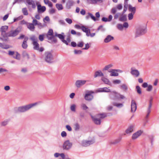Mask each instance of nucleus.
I'll return each instance as SVG.
<instances>
[{
  "label": "nucleus",
  "mask_w": 159,
  "mask_h": 159,
  "mask_svg": "<svg viewBox=\"0 0 159 159\" xmlns=\"http://www.w3.org/2000/svg\"><path fill=\"white\" fill-rule=\"evenodd\" d=\"M37 104V103L35 102L33 103H30L24 106H20L15 109V113L25 112L29 110L31 108L36 106Z\"/></svg>",
  "instance_id": "nucleus-1"
},
{
  "label": "nucleus",
  "mask_w": 159,
  "mask_h": 159,
  "mask_svg": "<svg viewBox=\"0 0 159 159\" xmlns=\"http://www.w3.org/2000/svg\"><path fill=\"white\" fill-rule=\"evenodd\" d=\"M110 96L112 99L114 100L126 98L125 97L124 95L117 93L115 91H113L111 92L110 95Z\"/></svg>",
  "instance_id": "nucleus-2"
},
{
  "label": "nucleus",
  "mask_w": 159,
  "mask_h": 159,
  "mask_svg": "<svg viewBox=\"0 0 159 159\" xmlns=\"http://www.w3.org/2000/svg\"><path fill=\"white\" fill-rule=\"evenodd\" d=\"M44 59L45 61L48 63H52L54 58L52 52L49 51L45 52L44 53Z\"/></svg>",
  "instance_id": "nucleus-3"
},
{
  "label": "nucleus",
  "mask_w": 159,
  "mask_h": 159,
  "mask_svg": "<svg viewBox=\"0 0 159 159\" xmlns=\"http://www.w3.org/2000/svg\"><path fill=\"white\" fill-rule=\"evenodd\" d=\"M147 32L145 26H140L137 28L135 33V37H137L142 35Z\"/></svg>",
  "instance_id": "nucleus-4"
},
{
  "label": "nucleus",
  "mask_w": 159,
  "mask_h": 159,
  "mask_svg": "<svg viewBox=\"0 0 159 159\" xmlns=\"http://www.w3.org/2000/svg\"><path fill=\"white\" fill-rule=\"evenodd\" d=\"M21 31L20 28H17L14 30H11L7 33L6 36L9 37H15L17 36Z\"/></svg>",
  "instance_id": "nucleus-5"
},
{
  "label": "nucleus",
  "mask_w": 159,
  "mask_h": 159,
  "mask_svg": "<svg viewBox=\"0 0 159 159\" xmlns=\"http://www.w3.org/2000/svg\"><path fill=\"white\" fill-rule=\"evenodd\" d=\"M72 145V143L70 142L69 140H67L64 142L62 148L64 150H68L71 148Z\"/></svg>",
  "instance_id": "nucleus-6"
},
{
  "label": "nucleus",
  "mask_w": 159,
  "mask_h": 159,
  "mask_svg": "<svg viewBox=\"0 0 159 159\" xmlns=\"http://www.w3.org/2000/svg\"><path fill=\"white\" fill-rule=\"evenodd\" d=\"M30 39L33 41L34 48L35 50H38L39 49V44L36 40L35 36L33 35L30 38Z\"/></svg>",
  "instance_id": "nucleus-7"
},
{
  "label": "nucleus",
  "mask_w": 159,
  "mask_h": 159,
  "mask_svg": "<svg viewBox=\"0 0 159 159\" xmlns=\"http://www.w3.org/2000/svg\"><path fill=\"white\" fill-rule=\"evenodd\" d=\"M94 92L92 91H89L87 93H86L84 96V98L85 100L90 101H91L93 98V96L92 94Z\"/></svg>",
  "instance_id": "nucleus-8"
},
{
  "label": "nucleus",
  "mask_w": 159,
  "mask_h": 159,
  "mask_svg": "<svg viewBox=\"0 0 159 159\" xmlns=\"http://www.w3.org/2000/svg\"><path fill=\"white\" fill-rule=\"evenodd\" d=\"M87 81L84 80H79L76 81L75 83V86L77 88H80L84 85Z\"/></svg>",
  "instance_id": "nucleus-9"
},
{
  "label": "nucleus",
  "mask_w": 159,
  "mask_h": 159,
  "mask_svg": "<svg viewBox=\"0 0 159 159\" xmlns=\"http://www.w3.org/2000/svg\"><path fill=\"white\" fill-rule=\"evenodd\" d=\"M94 142L93 140H84L82 142L81 145L83 147H87L90 145L93 144Z\"/></svg>",
  "instance_id": "nucleus-10"
},
{
  "label": "nucleus",
  "mask_w": 159,
  "mask_h": 159,
  "mask_svg": "<svg viewBox=\"0 0 159 159\" xmlns=\"http://www.w3.org/2000/svg\"><path fill=\"white\" fill-rule=\"evenodd\" d=\"M130 70V73L133 76L135 77H137L139 76L140 72L138 70L134 69L133 67L131 68Z\"/></svg>",
  "instance_id": "nucleus-11"
},
{
  "label": "nucleus",
  "mask_w": 159,
  "mask_h": 159,
  "mask_svg": "<svg viewBox=\"0 0 159 159\" xmlns=\"http://www.w3.org/2000/svg\"><path fill=\"white\" fill-rule=\"evenodd\" d=\"M149 120V106L148 108L147 114L143 119V125L145 126Z\"/></svg>",
  "instance_id": "nucleus-12"
},
{
  "label": "nucleus",
  "mask_w": 159,
  "mask_h": 159,
  "mask_svg": "<svg viewBox=\"0 0 159 159\" xmlns=\"http://www.w3.org/2000/svg\"><path fill=\"white\" fill-rule=\"evenodd\" d=\"M58 37L61 40V41L66 45H68V43L67 41L64 39L65 36L64 33H61V34H59Z\"/></svg>",
  "instance_id": "nucleus-13"
},
{
  "label": "nucleus",
  "mask_w": 159,
  "mask_h": 159,
  "mask_svg": "<svg viewBox=\"0 0 159 159\" xmlns=\"http://www.w3.org/2000/svg\"><path fill=\"white\" fill-rule=\"evenodd\" d=\"M54 34H53V36H50V37L49 38L48 40H50L52 42L54 43H56L57 42V39L55 38V37H58L59 34H57V32H55Z\"/></svg>",
  "instance_id": "nucleus-14"
},
{
  "label": "nucleus",
  "mask_w": 159,
  "mask_h": 159,
  "mask_svg": "<svg viewBox=\"0 0 159 159\" xmlns=\"http://www.w3.org/2000/svg\"><path fill=\"white\" fill-rule=\"evenodd\" d=\"M131 111L132 112H134L137 109L136 103L134 100H132L131 102Z\"/></svg>",
  "instance_id": "nucleus-15"
},
{
  "label": "nucleus",
  "mask_w": 159,
  "mask_h": 159,
  "mask_svg": "<svg viewBox=\"0 0 159 159\" xmlns=\"http://www.w3.org/2000/svg\"><path fill=\"white\" fill-rule=\"evenodd\" d=\"M8 28V26L6 25L2 26L1 28V31L2 32V35L4 37V35L6 36V35L7 34V33H6V31L7 30Z\"/></svg>",
  "instance_id": "nucleus-16"
},
{
  "label": "nucleus",
  "mask_w": 159,
  "mask_h": 159,
  "mask_svg": "<svg viewBox=\"0 0 159 159\" xmlns=\"http://www.w3.org/2000/svg\"><path fill=\"white\" fill-rule=\"evenodd\" d=\"M88 15L86 16H85V18L86 20H88L89 18V17H90L91 19L93 20L94 21H96L97 20H99V19H98L96 18L93 15V14L90 12H89L88 13Z\"/></svg>",
  "instance_id": "nucleus-17"
},
{
  "label": "nucleus",
  "mask_w": 159,
  "mask_h": 159,
  "mask_svg": "<svg viewBox=\"0 0 159 159\" xmlns=\"http://www.w3.org/2000/svg\"><path fill=\"white\" fill-rule=\"evenodd\" d=\"M74 2L72 0H68L66 4V7L68 9H70L73 5Z\"/></svg>",
  "instance_id": "nucleus-18"
},
{
  "label": "nucleus",
  "mask_w": 159,
  "mask_h": 159,
  "mask_svg": "<svg viewBox=\"0 0 159 159\" xmlns=\"http://www.w3.org/2000/svg\"><path fill=\"white\" fill-rule=\"evenodd\" d=\"M104 76V74L100 70L96 71L94 75V77L95 78L98 77H102Z\"/></svg>",
  "instance_id": "nucleus-19"
},
{
  "label": "nucleus",
  "mask_w": 159,
  "mask_h": 159,
  "mask_svg": "<svg viewBox=\"0 0 159 159\" xmlns=\"http://www.w3.org/2000/svg\"><path fill=\"white\" fill-rule=\"evenodd\" d=\"M141 130H139L137 132L134 134L132 136V139H135L137 138L139 136H140L142 133Z\"/></svg>",
  "instance_id": "nucleus-20"
},
{
  "label": "nucleus",
  "mask_w": 159,
  "mask_h": 159,
  "mask_svg": "<svg viewBox=\"0 0 159 159\" xmlns=\"http://www.w3.org/2000/svg\"><path fill=\"white\" fill-rule=\"evenodd\" d=\"M28 39V38L26 36L25 37L24 40L22 43L21 46L22 48L25 49H26L28 47V44H27V41Z\"/></svg>",
  "instance_id": "nucleus-21"
},
{
  "label": "nucleus",
  "mask_w": 159,
  "mask_h": 159,
  "mask_svg": "<svg viewBox=\"0 0 159 159\" xmlns=\"http://www.w3.org/2000/svg\"><path fill=\"white\" fill-rule=\"evenodd\" d=\"M38 11L39 13H42L45 11L46 7L43 6H42L41 5L39 4L37 6Z\"/></svg>",
  "instance_id": "nucleus-22"
},
{
  "label": "nucleus",
  "mask_w": 159,
  "mask_h": 159,
  "mask_svg": "<svg viewBox=\"0 0 159 159\" xmlns=\"http://www.w3.org/2000/svg\"><path fill=\"white\" fill-rule=\"evenodd\" d=\"M114 37L111 35H108L104 39V41L105 43H108L114 39Z\"/></svg>",
  "instance_id": "nucleus-23"
},
{
  "label": "nucleus",
  "mask_w": 159,
  "mask_h": 159,
  "mask_svg": "<svg viewBox=\"0 0 159 159\" xmlns=\"http://www.w3.org/2000/svg\"><path fill=\"white\" fill-rule=\"evenodd\" d=\"M108 72L111 73L110 76H118V73L116 72V69H111L110 70H108Z\"/></svg>",
  "instance_id": "nucleus-24"
},
{
  "label": "nucleus",
  "mask_w": 159,
  "mask_h": 159,
  "mask_svg": "<svg viewBox=\"0 0 159 159\" xmlns=\"http://www.w3.org/2000/svg\"><path fill=\"white\" fill-rule=\"evenodd\" d=\"M26 3L29 5H31L32 7L33 8H35L36 7V6L33 0H26Z\"/></svg>",
  "instance_id": "nucleus-25"
},
{
  "label": "nucleus",
  "mask_w": 159,
  "mask_h": 159,
  "mask_svg": "<svg viewBox=\"0 0 159 159\" xmlns=\"http://www.w3.org/2000/svg\"><path fill=\"white\" fill-rule=\"evenodd\" d=\"M10 120V119H7L5 120H4L1 122V126H5L7 125L8 124Z\"/></svg>",
  "instance_id": "nucleus-26"
},
{
  "label": "nucleus",
  "mask_w": 159,
  "mask_h": 159,
  "mask_svg": "<svg viewBox=\"0 0 159 159\" xmlns=\"http://www.w3.org/2000/svg\"><path fill=\"white\" fill-rule=\"evenodd\" d=\"M154 137L153 135H151L150 136V142L151 143L150 147L151 148H154Z\"/></svg>",
  "instance_id": "nucleus-27"
},
{
  "label": "nucleus",
  "mask_w": 159,
  "mask_h": 159,
  "mask_svg": "<svg viewBox=\"0 0 159 159\" xmlns=\"http://www.w3.org/2000/svg\"><path fill=\"white\" fill-rule=\"evenodd\" d=\"M128 9L131 12V13H133L134 14L136 10L135 7H133L131 5L129 4L128 6Z\"/></svg>",
  "instance_id": "nucleus-28"
},
{
  "label": "nucleus",
  "mask_w": 159,
  "mask_h": 159,
  "mask_svg": "<svg viewBox=\"0 0 159 159\" xmlns=\"http://www.w3.org/2000/svg\"><path fill=\"white\" fill-rule=\"evenodd\" d=\"M92 118L93 119V121L95 124L98 125L100 124L101 123L100 119L99 118L98 119L94 118L93 116H92Z\"/></svg>",
  "instance_id": "nucleus-29"
},
{
  "label": "nucleus",
  "mask_w": 159,
  "mask_h": 159,
  "mask_svg": "<svg viewBox=\"0 0 159 159\" xmlns=\"http://www.w3.org/2000/svg\"><path fill=\"white\" fill-rule=\"evenodd\" d=\"M110 90L107 87L101 88L99 89H98V92H110Z\"/></svg>",
  "instance_id": "nucleus-30"
},
{
  "label": "nucleus",
  "mask_w": 159,
  "mask_h": 159,
  "mask_svg": "<svg viewBox=\"0 0 159 159\" xmlns=\"http://www.w3.org/2000/svg\"><path fill=\"white\" fill-rule=\"evenodd\" d=\"M113 65L112 64H110L105 66L102 69V70L103 71H105L106 70H110L109 69L112 67Z\"/></svg>",
  "instance_id": "nucleus-31"
},
{
  "label": "nucleus",
  "mask_w": 159,
  "mask_h": 159,
  "mask_svg": "<svg viewBox=\"0 0 159 159\" xmlns=\"http://www.w3.org/2000/svg\"><path fill=\"white\" fill-rule=\"evenodd\" d=\"M134 126L132 125L130 126L126 130L125 132L127 134L132 132L133 131Z\"/></svg>",
  "instance_id": "nucleus-32"
},
{
  "label": "nucleus",
  "mask_w": 159,
  "mask_h": 159,
  "mask_svg": "<svg viewBox=\"0 0 159 159\" xmlns=\"http://www.w3.org/2000/svg\"><path fill=\"white\" fill-rule=\"evenodd\" d=\"M53 30L52 29H49L47 34V38L48 40V38L49 37H50V36H53Z\"/></svg>",
  "instance_id": "nucleus-33"
},
{
  "label": "nucleus",
  "mask_w": 159,
  "mask_h": 159,
  "mask_svg": "<svg viewBox=\"0 0 159 159\" xmlns=\"http://www.w3.org/2000/svg\"><path fill=\"white\" fill-rule=\"evenodd\" d=\"M107 116V115L106 113H102L98 114L97 115V117H98L100 119H103Z\"/></svg>",
  "instance_id": "nucleus-34"
},
{
  "label": "nucleus",
  "mask_w": 159,
  "mask_h": 159,
  "mask_svg": "<svg viewBox=\"0 0 159 159\" xmlns=\"http://www.w3.org/2000/svg\"><path fill=\"white\" fill-rule=\"evenodd\" d=\"M27 28L31 31H34L35 29L34 25L32 23H29V25H27Z\"/></svg>",
  "instance_id": "nucleus-35"
},
{
  "label": "nucleus",
  "mask_w": 159,
  "mask_h": 159,
  "mask_svg": "<svg viewBox=\"0 0 159 159\" xmlns=\"http://www.w3.org/2000/svg\"><path fill=\"white\" fill-rule=\"evenodd\" d=\"M119 20L121 21H125L127 20V16L126 15L122 14L119 18Z\"/></svg>",
  "instance_id": "nucleus-36"
},
{
  "label": "nucleus",
  "mask_w": 159,
  "mask_h": 159,
  "mask_svg": "<svg viewBox=\"0 0 159 159\" xmlns=\"http://www.w3.org/2000/svg\"><path fill=\"white\" fill-rule=\"evenodd\" d=\"M101 80L106 84H111V83L109 80L107 78L105 77H102L101 78Z\"/></svg>",
  "instance_id": "nucleus-37"
},
{
  "label": "nucleus",
  "mask_w": 159,
  "mask_h": 159,
  "mask_svg": "<svg viewBox=\"0 0 159 159\" xmlns=\"http://www.w3.org/2000/svg\"><path fill=\"white\" fill-rule=\"evenodd\" d=\"M74 125L75 130L76 131H79L80 128V125L78 123H76L74 124Z\"/></svg>",
  "instance_id": "nucleus-38"
},
{
  "label": "nucleus",
  "mask_w": 159,
  "mask_h": 159,
  "mask_svg": "<svg viewBox=\"0 0 159 159\" xmlns=\"http://www.w3.org/2000/svg\"><path fill=\"white\" fill-rule=\"evenodd\" d=\"M56 7L58 10H61L63 9V6L61 4H56Z\"/></svg>",
  "instance_id": "nucleus-39"
},
{
  "label": "nucleus",
  "mask_w": 159,
  "mask_h": 159,
  "mask_svg": "<svg viewBox=\"0 0 159 159\" xmlns=\"http://www.w3.org/2000/svg\"><path fill=\"white\" fill-rule=\"evenodd\" d=\"M0 47L4 49H7L10 48L9 45H5L1 43H0Z\"/></svg>",
  "instance_id": "nucleus-40"
},
{
  "label": "nucleus",
  "mask_w": 159,
  "mask_h": 159,
  "mask_svg": "<svg viewBox=\"0 0 159 159\" xmlns=\"http://www.w3.org/2000/svg\"><path fill=\"white\" fill-rule=\"evenodd\" d=\"M97 30L98 31H100L102 32H104L105 31L106 29L103 27L102 25H100L98 27Z\"/></svg>",
  "instance_id": "nucleus-41"
},
{
  "label": "nucleus",
  "mask_w": 159,
  "mask_h": 159,
  "mask_svg": "<svg viewBox=\"0 0 159 159\" xmlns=\"http://www.w3.org/2000/svg\"><path fill=\"white\" fill-rule=\"evenodd\" d=\"M112 104L114 106L118 108L121 107L123 106V104L122 103H119L113 102Z\"/></svg>",
  "instance_id": "nucleus-42"
},
{
  "label": "nucleus",
  "mask_w": 159,
  "mask_h": 159,
  "mask_svg": "<svg viewBox=\"0 0 159 159\" xmlns=\"http://www.w3.org/2000/svg\"><path fill=\"white\" fill-rule=\"evenodd\" d=\"M81 29L83 32H86L88 31H90V30L88 28L85 27L84 26H82L81 27Z\"/></svg>",
  "instance_id": "nucleus-43"
},
{
  "label": "nucleus",
  "mask_w": 159,
  "mask_h": 159,
  "mask_svg": "<svg viewBox=\"0 0 159 159\" xmlns=\"http://www.w3.org/2000/svg\"><path fill=\"white\" fill-rule=\"evenodd\" d=\"M22 11L24 15L27 16L28 14V11L26 8H22Z\"/></svg>",
  "instance_id": "nucleus-44"
},
{
  "label": "nucleus",
  "mask_w": 159,
  "mask_h": 159,
  "mask_svg": "<svg viewBox=\"0 0 159 159\" xmlns=\"http://www.w3.org/2000/svg\"><path fill=\"white\" fill-rule=\"evenodd\" d=\"M22 56L23 57H27L28 59L30 58V57L28 53L25 51H23L22 54Z\"/></svg>",
  "instance_id": "nucleus-45"
},
{
  "label": "nucleus",
  "mask_w": 159,
  "mask_h": 159,
  "mask_svg": "<svg viewBox=\"0 0 159 159\" xmlns=\"http://www.w3.org/2000/svg\"><path fill=\"white\" fill-rule=\"evenodd\" d=\"M16 56H13V57L14 58L18 60H20V54L18 52H16Z\"/></svg>",
  "instance_id": "nucleus-46"
},
{
  "label": "nucleus",
  "mask_w": 159,
  "mask_h": 159,
  "mask_svg": "<svg viewBox=\"0 0 159 159\" xmlns=\"http://www.w3.org/2000/svg\"><path fill=\"white\" fill-rule=\"evenodd\" d=\"M120 88L125 90H126L128 89V87L127 85L125 84H123L122 85H120Z\"/></svg>",
  "instance_id": "nucleus-47"
},
{
  "label": "nucleus",
  "mask_w": 159,
  "mask_h": 159,
  "mask_svg": "<svg viewBox=\"0 0 159 159\" xmlns=\"http://www.w3.org/2000/svg\"><path fill=\"white\" fill-rule=\"evenodd\" d=\"M134 14L131 13H129L128 14V16L129 20H131L133 19Z\"/></svg>",
  "instance_id": "nucleus-48"
},
{
  "label": "nucleus",
  "mask_w": 159,
  "mask_h": 159,
  "mask_svg": "<svg viewBox=\"0 0 159 159\" xmlns=\"http://www.w3.org/2000/svg\"><path fill=\"white\" fill-rule=\"evenodd\" d=\"M74 52L75 54L80 55L82 53V51L81 50H77L75 49L74 50Z\"/></svg>",
  "instance_id": "nucleus-49"
},
{
  "label": "nucleus",
  "mask_w": 159,
  "mask_h": 159,
  "mask_svg": "<svg viewBox=\"0 0 159 159\" xmlns=\"http://www.w3.org/2000/svg\"><path fill=\"white\" fill-rule=\"evenodd\" d=\"M142 86L144 88L148 87L147 90L149 91V86H148V84L147 83H144L142 85Z\"/></svg>",
  "instance_id": "nucleus-50"
},
{
  "label": "nucleus",
  "mask_w": 159,
  "mask_h": 159,
  "mask_svg": "<svg viewBox=\"0 0 159 159\" xmlns=\"http://www.w3.org/2000/svg\"><path fill=\"white\" fill-rule=\"evenodd\" d=\"M84 45V43L83 41L80 42L78 43L77 46L78 47L82 48Z\"/></svg>",
  "instance_id": "nucleus-51"
},
{
  "label": "nucleus",
  "mask_w": 159,
  "mask_h": 159,
  "mask_svg": "<svg viewBox=\"0 0 159 159\" xmlns=\"http://www.w3.org/2000/svg\"><path fill=\"white\" fill-rule=\"evenodd\" d=\"M120 140L121 139L120 138L116 139L114 141L111 142V144H115L119 143L120 141Z\"/></svg>",
  "instance_id": "nucleus-52"
},
{
  "label": "nucleus",
  "mask_w": 159,
  "mask_h": 159,
  "mask_svg": "<svg viewBox=\"0 0 159 159\" xmlns=\"http://www.w3.org/2000/svg\"><path fill=\"white\" fill-rule=\"evenodd\" d=\"M91 44L90 43H87L85 44V46L84 48H82L83 50H88L90 47L89 45Z\"/></svg>",
  "instance_id": "nucleus-53"
},
{
  "label": "nucleus",
  "mask_w": 159,
  "mask_h": 159,
  "mask_svg": "<svg viewBox=\"0 0 159 159\" xmlns=\"http://www.w3.org/2000/svg\"><path fill=\"white\" fill-rule=\"evenodd\" d=\"M44 35L43 34H40L39 35V39L40 41L42 42L43 40L44 39Z\"/></svg>",
  "instance_id": "nucleus-54"
},
{
  "label": "nucleus",
  "mask_w": 159,
  "mask_h": 159,
  "mask_svg": "<svg viewBox=\"0 0 159 159\" xmlns=\"http://www.w3.org/2000/svg\"><path fill=\"white\" fill-rule=\"evenodd\" d=\"M3 37V38H0V39L2 41H6L8 39V36H6L4 35V37L3 36H2Z\"/></svg>",
  "instance_id": "nucleus-55"
},
{
  "label": "nucleus",
  "mask_w": 159,
  "mask_h": 159,
  "mask_svg": "<svg viewBox=\"0 0 159 159\" xmlns=\"http://www.w3.org/2000/svg\"><path fill=\"white\" fill-rule=\"evenodd\" d=\"M117 27L120 30H122L123 29V25L121 24H118L117 25Z\"/></svg>",
  "instance_id": "nucleus-56"
},
{
  "label": "nucleus",
  "mask_w": 159,
  "mask_h": 159,
  "mask_svg": "<svg viewBox=\"0 0 159 159\" xmlns=\"http://www.w3.org/2000/svg\"><path fill=\"white\" fill-rule=\"evenodd\" d=\"M70 109L72 111H75V104L72 105L70 107Z\"/></svg>",
  "instance_id": "nucleus-57"
},
{
  "label": "nucleus",
  "mask_w": 159,
  "mask_h": 159,
  "mask_svg": "<svg viewBox=\"0 0 159 159\" xmlns=\"http://www.w3.org/2000/svg\"><path fill=\"white\" fill-rule=\"evenodd\" d=\"M66 22L69 24H71L72 23V21L71 19L69 18H66L65 19Z\"/></svg>",
  "instance_id": "nucleus-58"
},
{
  "label": "nucleus",
  "mask_w": 159,
  "mask_h": 159,
  "mask_svg": "<svg viewBox=\"0 0 159 159\" xmlns=\"http://www.w3.org/2000/svg\"><path fill=\"white\" fill-rule=\"evenodd\" d=\"M81 107H82L83 109L84 110H86L88 108L86 105L84 104H82L81 105Z\"/></svg>",
  "instance_id": "nucleus-59"
},
{
  "label": "nucleus",
  "mask_w": 159,
  "mask_h": 159,
  "mask_svg": "<svg viewBox=\"0 0 159 159\" xmlns=\"http://www.w3.org/2000/svg\"><path fill=\"white\" fill-rule=\"evenodd\" d=\"M116 12V7H114L112 8L111 10V13L112 14H115V13Z\"/></svg>",
  "instance_id": "nucleus-60"
},
{
  "label": "nucleus",
  "mask_w": 159,
  "mask_h": 159,
  "mask_svg": "<svg viewBox=\"0 0 159 159\" xmlns=\"http://www.w3.org/2000/svg\"><path fill=\"white\" fill-rule=\"evenodd\" d=\"M59 23L61 25H64L65 24L64 21L62 20H60L58 21Z\"/></svg>",
  "instance_id": "nucleus-61"
},
{
  "label": "nucleus",
  "mask_w": 159,
  "mask_h": 159,
  "mask_svg": "<svg viewBox=\"0 0 159 159\" xmlns=\"http://www.w3.org/2000/svg\"><path fill=\"white\" fill-rule=\"evenodd\" d=\"M66 128L69 131H71L72 130V129L70 126L69 125H66Z\"/></svg>",
  "instance_id": "nucleus-62"
},
{
  "label": "nucleus",
  "mask_w": 159,
  "mask_h": 159,
  "mask_svg": "<svg viewBox=\"0 0 159 159\" xmlns=\"http://www.w3.org/2000/svg\"><path fill=\"white\" fill-rule=\"evenodd\" d=\"M122 8V6L121 4H118L116 6V8L117 9L119 10L121 9Z\"/></svg>",
  "instance_id": "nucleus-63"
},
{
  "label": "nucleus",
  "mask_w": 159,
  "mask_h": 159,
  "mask_svg": "<svg viewBox=\"0 0 159 159\" xmlns=\"http://www.w3.org/2000/svg\"><path fill=\"white\" fill-rule=\"evenodd\" d=\"M61 135L62 137H64L66 136L67 134L65 131H63L61 133Z\"/></svg>",
  "instance_id": "nucleus-64"
}]
</instances>
